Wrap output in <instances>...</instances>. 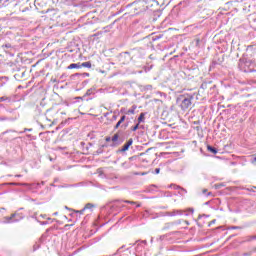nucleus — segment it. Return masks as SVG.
<instances>
[{
  "label": "nucleus",
  "instance_id": "35",
  "mask_svg": "<svg viewBox=\"0 0 256 256\" xmlns=\"http://www.w3.org/2000/svg\"><path fill=\"white\" fill-rule=\"evenodd\" d=\"M232 229H239V227H237V226H234V227H232Z\"/></svg>",
  "mask_w": 256,
  "mask_h": 256
},
{
  "label": "nucleus",
  "instance_id": "39",
  "mask_svg": "<svg viewBox=\"0 0 256 256\" xmlns=\"http://www.w3.org/2000/svg\"><path fill=\"white\" fill-rule=\"evenodd\" d=\"M16 177H21V174H17Z\"/></svg>",
  "mask_w": 256,
  "mask_h": 256
},
{
  "label": "nucleus",
  "instance_id": "17",
  "mask_svg": "<svg viewBox=\"0 0 256 256\" xmlns=\"http://www.w3.org/2000/svg\"><path fill=\"white\" fill-rule=\"evenodd\" d=\"M93 207H94L93 204L88 203V204L85 205L84 209H85V210H87V209H92Z\"/></svg>",
  "mask_w": 256,
  "mask_h": 256
},
{
  "label": "nucleus",
  "instance_id": "42",
  "mask_svg": "<svg viewBox=\"0 0 256 256\" xmlns=\"http://www.w3.org/2000/svg\"><path fill=\"white\" fill-rule=\"evenodd\" d=\"M65 209H69V207L65 206Z\"/></svg>",
  "mask_w": 256,
  "mask_h": 256
},
{
  "label": "nucleus",
  "instance_id": "6",
  "mask_svg": "<svg viewBox=\"0 0 256 256\" xmlns=\"http://www.w3.org/2000/svg\"><path fill=\"white\" fill-rule=\"evenodd\" d=\"M125 119H126L125 115L121 116L120 120L116 123L114 129H119V127H121V125L125 123Z\"/></svg>",
  "mask_w": 256,
  "mask_h": 256
},
{
  "label": "nucleus",
  "instance_id": "5",
  "mask_svg": "<svg viewBox=\"0 0 256 256\" xmlns=\"http://www.w3.org/2000/svg\"><path fill=\"white\" fill-rule=\"evenodd\" d=\"M6 185H12L14 187H29V184L27 183H17V182L6 183Z\"/></svg>",
  "mask_w": 256,
  "mask_h": 256
},
{
  "label": "nucleus",
  "instance_id": "8",
  "mask_svg": "<svg viewBox=\"0 0 256 256\" xmlns=\"http://www.w3.org/2000/svg\"><path fill=\"white\" fill-rule=\"evenodd\" d=\"M68 69H81V63H72L68 66Z\"/></svg>",
  "mask_w": 256,
  "mask_h": 256
},
{
  "label": "nucleus",
  "instance_id": "44",
  "mask_svg": "<svg viewBox=\"0 0 256 256\" xmlns=\"http://www.w3.org/2000/svg\"><path fill=\"white\" fill-rule=\"evenodd\" d=\"M207 195H211V192H209Z\"/></svg>",
  "mask_w": 256,
  "mask_h": 256
},
{
  "label": "nucleus",
  "instance_id": "26",
  "mask_svg": "<svg viewBox=\"0 0 256 256\" xmlns=\"http://www.w3.org/2000/svg\"><path fill=\"white\" fill-rule=\"evenodd\" d=\"M27 131H33V129H31V128H25V129H24V133L27 132Z\"/></svg>",
  "mask_w": 256,
  "mask_h": 256
},
{
  "label": "nucleus",
  "instance_id": "3",
  "mask_svg": "<svg viewBox=\"0 0 256 256\" xmlns=\"http://www.w3.org/2000/svg\"><path fill=\"white\" fill-rule=\"evenodd\" d=\"M133 145V140L130 138L120 149L121 153H125V151H129V147Z\"/></svg>",
  "mask_w": 256,
  "mask_h": 256
},
{
  "label": "nucleus",
  "instance_id": "33",
  "mask_svg": "<svg viewBox=\"0 0 256 256\" xmlns=\"http://www.w3.org/2000/svg\"><path fill=\"white\" fill-rule=\"evenodd\" d=\"M53 215H54V216H57V215H59V213H58V212H55V213H53Z\"/></svg>",
  "mask_w": 256,
  "mask_h": 256
},
{
  "label": "nucleus",
  "instance_id": "18",
  "mask_svg": "<svg viewBox=\"0 0 256 256\" xmlns=\"http://www.w3.org/2000/svg\"><path fill=\"white\" fill-rule=\"evenodd\" d=\"M75 75L82 76V77H89V73H83V74L76 73Z\"/></svg>",
  "mask_w": 256,
  "mask_h": 256
},
{
  "label": "nucleus",
  "instance_id": "34",
  "mask_svg": "<svg viewBox=\"0 0 256 256\" xmlns=\"http://www.w3.org/2000/svg\"><path fill=\"white\" fill-rule=\"evenodd\" d=\"M5 47L9 48V47H11V45H9V44H6V45H5Z\"/></svg>",
  "mask_w": 256,
  "mask_h": 256
},
{
  "label": "nucleus",
  "instance_id": "37",
  "mask_svg": "<svg viewBox=\"0 0 256 256\" xmlns=\"http://www.w3.org/2000/svg\"><path fill=\"white\" fill-rule=\"evenodd\" d=\"M256 162V157L254 158V160L252 161V163H255Z\"/></svg>",
  "mask_w": 256,
  "mask_h": 256
},
{
  "label": "nucleus",
  "instance_id": "22",
  "mask_svg": "<svg viewBox=\"0 0 256 256\" xmlns=\"http://www.w3.org/2000/svg\"><path fill=\"white\" fill-rule=\"evenodd\" d=\"M105 141H106V143H110V141H112V138L111 137H106Z\"/></svg>",
  "mask_w": 256,
  "mask_h": 256
},
{
  "label": "nucleus",
  "instance_id": "31",
  "mask_svg": "<svg viewBox=\"0 0 256 256\" xmlns=\"http://www.w3.org/2000/svg\"><path fill=\"white\" fill-rule=\"evenodd\" d=\"M97 152H98V153H103V150L100 148V149H98Z\"/></svg>",
  "mask_w": 256,
  "mask_h": 256
},
{
  "label": "nucleus",
  "instance_id": "25",
  "mask_svg": "<svg viewBox=\"0 0 256 256\" xmlns=\"http://www.w3.org/2000/svg\"><path fill=\"white\" fill-rule=\"evenodd\" d=\"M129 126V124H122L121 127H123L124 129H127V127Z\"/></svg>",
  "mask_w": 256,
  "mask_h": 256
},
{
  "label": "nucleus",
  "instance_id": "32",
  "mask_svg": "<svg viewBox=\"0 0 256 256\" xmlns=\"http://www.w3.org/2000/svg\"><path fill=\"white\" fill-rule=\"evenodd\" d=\"M174 189H181V187L174 185Z\"/></svg>",
  "mask_w": 256,
  "mask_h": 256
},
{
  "label": "nucleus",
  "instance_id": "30",
  "mask_svg": "<svg viewBox=\"0 0 256 256\" xmlns=\"http://www.w3.org/2000/svg\"><path fill=\"white\" fill-rule=\"evenodd\" d=\"M251 252L244 253L243 256H250Z\"/></svg>",
  "mask_w": 256,
  "mask_h": 256
},
{
  "label": "nucleus",
  "instance_id": "38",
  "mask_svg": "<svg viewBox=\"0 0 256 256\" xmlns=\"http://www.w3.org/2000/svg\"><path fill=\"white\" fill-rule=\"evenodd\" d=\"M41 217H42L43 219H45L46 215H41Z\"/></svg>",
  "mask_w": 256,
  "mask_h": 256
},
{
  "label": "nucleus",
  "instance_id": "10",
  "mask_svg": "<svg viewBox=\"0 0 256 256\" xmlns=\"http://www.w3.org/2000/svg\"><path fill=\"white\" fill-rule=\"evenodd\" d=\"M135 109H137V106L133 105L132 108H130L128 111H127V115H135Z\"/></svg>",
  "mask_w": 256,
  "mask_h": 256
},
{
  "label": "nucleus",
  "instance_id": "28",
  "mask_svg": "<svg viewBox=\"0 0 256 256\" xmlns=\"http://www.w3.org/2000/svg\"><path fill=\"white\" fill-rule=\"evenodd\" d=\"M7 1H9V0H0V3H2L4 5V3H7Z\"/></svg>",
  "mask_w": 256,
  "mask_h": 256
},
{
  "label": "nucleus",
  "instance_id": "11",
  "mask_svg": "<svg viewBox=\"0 0 256 256\" xmlns=\"http://www.w3.org/2000/svg\"><path fill=\"white\" fill-rule=\"evenodd\" d=\"M80 67H81V69H82V67H86L87 69H91V62L80 63Z\"/></svg>",
  "mask_w": 256,
  "mask_h": 256
},
{
  "label": "nucleus",
  "instance_id": "2",
  "mask_svg": "<svg viewBox=\"0 0 256 256\" xmlns=\"http://www.w3.org/2000/svg\"><path fill=\"white\" fill-rule=\"evenodd\" d=\"M191 99L192 98H184L181 101L180 107H181L182 111H186V109H189L191 107Z\"/></svg>",
  "mask_w": 256,
  "mask_h": 256
},
{
  "label": "nucleus",
  "instance_id": "12",
  "mask_svg": "<svg viewBox=\"0 0 256 256\" xmlns=\"http://www.w3.org/2000/svg\"><path fill=\"white\" fill-rule=\"evenodd\" d=\"M4 101H7V103H11V98L7 96L0 97V103H4Z\"/></svg>",
  "mask_w": 256,
  "mask_h": 256
},
{
  "label": "nucleus",
  "instance_id": "40",
  "mask_svg": "<svg viewBox=\"0 0 256 256\" xmlns=\"http://www.w3.org/2000/svg\"><path fill=\"white\" fill-rule=\"evenodd\" d=\"M125 55H129V52H125Z\"/></svg>",
  "mask_w": 256,
  "mask_h": 256
},
{
  "label": "nucleus",
  "instance_id": "19",
  "mask_svg": "<svg viewBox=\"0 0 256 256\" xmlns=\"http://www.w3.org/2000/svg\"><path fill=\"white\" fill-rule=\"evenodd\" d=\"M139 129V123H137L135 126L131 128V131H137Z\"/></svg>",
  "mask_w": 256,
  "mask_h": 256
},
{
  "label": "nucleus",
  "instance_id": "29",
  "mask_svg": "<svg viewBox=\"0 0 256 256\" xmlns=\"http://www.w3.org/2000/svg\"><path fill=\"white\" fill-rule=\"evenodd\" d=\"M0 121H7V118H5V117H0Z\"/></svg>",
  "mask_w": 256,
  "mask_h": 256
},
{
  "label": "nucleus",
  "instance_id": "36",
  "mask_svg": "<svg viewBox=\"0 0 256 256\" xmlns=\"http://www.w3.org/2000/svg\"><path fill=\"white\" fill-rule=\"evenodd\" d=\"M2 79H4L5 81H7L8 78H7V77H3Z\"/></svg>",
  "mask_w": 256,
  "mask_h": 256
},
{
  "label": "nucleus",
  "instance_id": "23",
  "mask_svg": "<svg viewBox=\"0 0 256 256\" xmlns=\"http://www.w3.org/2000/svg\"><path fill=\"white\" fill-rule=\"evenodd\" d=\"M160 172H161V169H160V168H156V169H155L156 175H159Z\"/></svg>",
  "mask_w": 256,
  "mask_h": 256
},
{
  "label": "nucleus",
  "instance_id": "20",
  "mask_svg": "<svg viewBox=\"0 0 256 256\" xmlns=\"http://www.w3.org/2000/svg\"><path fill=\"white\" fill-rule=\"evenodd\" d=\"M151 89H153V86H152V85H146V86H145V90H146V91H151Z\"/></svg>",
  "mask_w": 256,
  "mask_h": 256
},
{
  "label": "nucleus",
  "instance_id": "1",
  "mask_svg": "<svg viewBox=\"0 0 256 256\" xmlns=\"http://www.w3.org/2000/svg\"><path fill=\"white\" fill-rule=\"evenodd\" d=\"M134 13L132 15H139V13H143L147 11V6L143 2H134L133 3Z\"/></svg>",
  "mask_w": 256,
  "mask_h": 256
},
{
  "label": "nucleus",
  "instance_id": "13",
  "mask_svg": "<svg viewBox=\"0 0 256 256\" xmlns=\"http://www.w3.org/2000/svg\"><path fill=\"white\" fill-rule=\"evenodd\" d=\"M143 121H145V113H141L138 117V124L140 125L141 123H143Z\"/></svg>",
  "mask_w": 256,
  "mask_h": 256
},
{
  "label": "nucleus",
  "instance_id": "45",
  "mask_svg": "<svg viewBox=\"0 0 256 256\" xmlns=\"http://www.w3.org/2000/svg\"><path fill=\"white\" fill-rule=\"evenodd\" d=\"M155 101H159V100L156 99Z\"/></svg>",
  "mask_w": 256,
  "mask_h": 256
},
{
  "label": "nucleus",
  "instance_id": "15",
  "mask_svg": "<svg viewBox=\"0 0 256 256\" xmlns=\"http://www.w3.org/2000/svg\"><path fill=\"white\" fill-rule=\"evenodd\" d=\"M155 95H156V97H167V94H166V93L159 92V91H156V92H155Z\"/></svg>",
  "mask_w": 256,
  "mask_h": 256
},
{
  "label": "nucleus",
  "instance_id": "16",
  "mask_svg": "<svg viewBox=\"0 0 256 256\" xmlns=\"http://www.w3.org/2000/svg\"><path fill=\"white\" fill-rule=\"evenodd\" d=\"M183 213L180 210H175L171 213L172 217H175V215H182Z\"/></svg>",
  "mask_w": 256,
  "mask_h": 256
},
{
  "label": "nucleus",
  "instance_id": "4",
  "mask_svg": "<svg viewBox=\"0 0 256 256\" xmlns=\"http://www.w3.org/2000/svg\"><path fill=\"white\" fill-rule=\"evenodd\" d=\"M15 217H17L16 213L11 214V216H9V217H5L4 223H17V221H19V220H13V219H15Z\"/></svg>",
  "mask_w": 256,
  "mask_h": 256
},
{
  "label": "nucleus",
  "instance_id": "21",
  "mask_svg": "<svg viewBox=\"0 0 256 256\" xmlns=\"http://www.w3.org/2000/svg\"><path fill=\"white\" fill-rule=\"evenodd\" d=\"M85 208H83L82 210H80V211H76V213H80V215H83V213H85Z\"/></svg>",
  "mask_w": 256,
  "mask_h": 256
},
{
  "label": "nucleus",
  "instance_id": "41",
  "mask_svg": "<svg viewBox=\"0 0 256 256\" xmlns=\"http://www.w3.org/2000/svg\"><path fill=\"white\" fill-rule=\"evenodd\" d=\"M203 193H207V190H203Z\"/></svg>",
  "mask_w": 256,
  "mask_h": 256
},
{
  "label": "nucleus",
  "instance_id": "7",
  "mask_svg": "<svg viewBox=\"0 0 256 256\" xmlns=\"http://www.w3.org/2000/svg\"><path fill=\"white\" fill-rule=\"evenodd\" d=\"M117 141H119V134H115L112 137V143L110 144V147H116V145H118Z\"/></svg>",
  "mask_w": 256,
  "mask_h": 256
},
{
  "label": "nucleus",
  "instance_id": "43",
  "mask_svg": "<svg viewBox=\"0 0 256 256\" xmlns=\"http://www.w3.org/2000/svg\"><path fill=\"white\" fill-rule=\"evenodd\" d=\"M211 223H215V220H212V222Z\"/></svg>",
  "mask_w": 256,
  "mask_h": 256
},
{
  "label": "nucleus",
  "instance_id": "9",
  "mask_svg": "<svg viewBox=\"0 0 256 256\" xmlns=\"http://www.w3.org/2000/svg\"><path fill=\"white\" fill-rule=\"evenodd\" d=\"M207 149L210 151V153H213V155H217V153H218L217 148H215L211 145H208Z\"/></svg>",
  "mask_w": 256,
  "mask_h": 256
},
{
  "label": "nucleus",
  "instance_id": "14",
  "mask_svg": "<svg viewBox=\"0 0 256 256\" xmlns=\"http://www.w3.org/2000/svg\"><path fill=\"white\" fill-rule=\"evenodd\" d=\"M117 203H128V205H135V202L129 200H116Z\"/></svg>",
  "mask_w": 256,
  "mask_h": 256
},
{
  "label": "nucleus",
  "instance_id": "24",
  "mask_svg": "<svg viewBox=\"0 0 256 256\" xmlns=\"http://www.w3.org/2000/svg\"><path fill=\"white\" fill-rule=\"evenodd\" d=\"M40 225H49V222H47V221H42V222H40Z\"/></svg>",
  "mask_w": 256,
  "mask_h": 256
},
{
  "label": "nucleus",
  "instance_id": "27",
  "mask_svg": "<svg viewBox=\"0 0 256 256\" xmlns=\"http://www.w3.org/2000/svg\"><path fill=\"white\" fill-rule=\"evenodd\" d=\"M0 109H5V105H3V103L0 102Z\"/></svg>",
  "mask_w": 256,
  "mask_h": 256
}]
</instances>
